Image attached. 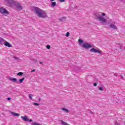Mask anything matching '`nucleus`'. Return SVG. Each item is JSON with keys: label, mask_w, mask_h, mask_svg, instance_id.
<instances>
[{"label": "nucleus", "mask_w": 125, "mask_h": 125, "mask_svg": "<svg viewBox=\"0 0 125 125\" xmlns=\"http://www.w3.org/2000/svg\"><path fill=\"white\" fill-rule=\"evenodd\" d=\"M94 15L96 20L99 21L102 25H106L107 23V20L103 17L105 16L106 14H105V13H102V14L100 15L98 13H95Z\"/></svg>", "instance_id": "1"}, {"label": "nucleus", "mask_w": 125, "mask_h": 125, "mask_svg": "<svg viewBox=\"0 0 125 125\" xmlns=\"http://www.w3.org/2000/svg\"><path fill=\"white\" fill-rule=\"evenodd\" d=\"M34 9L36 14H37V16H38L39 18H43V19H44L48 17L46 13L43 10H42L37 7H34Z\"/></svg>", "instance_id": "2"}, {"label": "nucleus", "mask_w": 125, "mask_h": 125, "mask_svg": "<svg viewBox=\"0 0 125 125\" xmlns=\"http://www.w3.org/2000/svg\"><path fill=\"white\" fill-rule=\"evenodd\" d=\"M78 42L80 46H82V47H83V48H84L85 49H89V48H91V47H92V45L88 43V42L83 43V44H82L83 42V40L81 39L78 40Z\"/></svg>", "instance_id": "3"}, {"label": "nucleus", "mask_w": 125, "mask_h": 125, "mask_svg": "<svg viewBox=\"0 0 125 125\" xmlns=\"http://www.w3.org/2000/svg\"><path fill=\"white\" fill-rule=\"evenodd\" d=\"M0 13L3 15H8V11L2 7L0 8Z\"/></svg>", "instance_id": "4"}, {"label": "nucleus", "mask_w": 125, "mask_h": 125, "mask_svg": "<svg viewBox=\"0 0 125 125\" xmlns=\"http://www.w3.org/2000/svg\"><path fill=\"white\" fill-rule=\"evenodd\" d=\"M14 5L16 6L17 10H22V9H23V7L21 6L20 3L16 2Z\"/></svg>", "instance_id": "5"}, {"label": "nucleus", "mask_w": 125, "mask_h": 125, "mask_svg": "<svg viewBox=\"0 0 125 125\" xmlns=\"http://www.w3.org/2000/svg\"><path fill=\"white\" fill-rule=\"evenodd\" d=\"M90 52H94V53H99V54H101V51H100V50L99 49L97 50L94 48H93L90 49Z\"/></svg>", "instance_id": "6"}, {"label": "nucleus", "mask_w": 125, "mask_h": 125, "mask_svg": "<svg viewBox=\"0 0 125 125\" xmlns=\"http://www.w3.org/2000/svg\"><path fill=\"white\" fill-rule=\"evenodd\" d=\"M9 80L10 81H11V82H13V83H18V80H17V78L9 77Z\"/></svg>", "instance_id": "7"}, {"label": "nucleus", "mask_w": 125, "mask_h": 125, "mask_svg": "<svg viewBox=\"0 0 125 125\" xmlns=\"http://www.w3.org/2000/svg\"><path fill=\"white\" fill-rule=\"evenodd\" d=\"M15 3H16V2H15V1H14L13 0H7V3H8L9 4H13V5H15Z\"/></svg>", "instance_id": "8"}, {"label": "nucleus", "mask_w": 125, "mask_h": 125, "mask_svg": "<svg viewBox=\"0 0 125 125\" xmlns=\"http://www.w3.org/2000/svg\"><path fill=\"white\" fill-rule=\"evenodd\" d=\"M4 45H5V46H7V47H12V45L8 42H5L4 43Z\"/></svg>", "instance_id": "9"}, {"label": "nucleus", "mask_w": 125, "mask_h": 125, "mask_svg": "<svg viewBox=\"0 0 125 125\" xmlns=\"http://www.w3.org/2000/svg\"><path fill=\"white\" fill-rule=\"evenodd\" d=\"M109 27L111 28V29H114V30H117L118 29L117 26L115 25V24H110Z\"/></svg>", "instance_id": "10"}, {"label": "nucleus", "mask_w": 125, "mask_h": 125, "mask_svg": "<svg viewBox=\"0 0 125 125\" xmlns=\"http://www.w3.org/2000/svg\"><path fill=\"white\" fill-rule=\"evenodd\" d=\"M11 114H12V115H13V116H14V117H19V116H20V114H19V113H17L14 112H11Z\"/></svg>", "instance_id": "11"}, {"label": "nucleus", "mask_w": 125, "mask_h": 125, "mask_svg": "<svg viewBox=\"0 0 125 125\" xmlns=\"http://www.w3.org/2000/svg\"><path fill=\"white\" fill-rule=\"evenodd\" d=\"M21 119L23 120V121H24L25 122H28V117L27 116H21Z\"/></svg>", "instance_id": "12"}, {"label": "nucleus", "mask_w": 125, "mask_h": 125, "mask_svg": "<svg viewBox=\"0 0 125 125\" xmlns=\"http://www.w3.org/2000/svg\"><path fill=\"white\" fill-rule=\"evenodd\" d=\"M4 42H5V40L2 38L1 37H0V44H4Z\"/></svg>", "instance_id": "13"}, {"label": "nucleus", "mask_w": 125, "mask_h": 125, "mask_svg": "<svg viewBox=\"0 0 125 125\" xmlns=\"http://www.w3.org/2000/svg\"><path fill=\"white\" fill-rule=\"evenodd\" d=\"M62 111H64V112H65V113H69L70 112V111H69L68 109L65 108H62Z\"/></svg>", "instance_id": "14"}, {"label": "nucleus", "mask_w": 125, "mask_h": 125, "mask_svg": "<svg viewBox=\"0 0 125 125\" xmlns=\"http://www.w3.org/2000/svg\"><path fill=\"white\" fill-rule=\"evenodd\" d=\"M51 7H54V6H56V2L54 1V2H51Z\"/></svg>", "instance_id": "15"}, {"label": "nucleus", "mask_w": 125, "mask_h": 125, "mask_svg": "<svg viewBox=\"0 0 125 125\" xmlns=\"http://www.w3.org/2000/svg\"><path fill=\"white\" fill-rule=\"evenodd\" d=\"M59 20L62 22V21H64V20H66V17L61 18Z\"/></svg>", "instance_id": "16"}, {"label": "nucleus", "mask_w": 125, "mask_h": 125, "mask_svg": "<svg viewBox=\"0 0 125 125\" xmlns=\"http://www.w3.org/2000/svg\"><path fill=\"white\" fill-rule=\"evenodd\" d=\"M25 80V78H22L21 79H20L19 80V82L20 83H23V81Z\"/></svg>", "instance_id": "17"}, {"label": "nucleus", "mask_w": 125, "mask_h": 125, "mask_svg": "<svg viewBox=\"0 0 125 125\" xmlns=\"http://www.w3.org/2000/svg\"><path fill=\"white\" fill-rule=\"evenodd\" d=\"M17 76H23V72H20L17 74Z\"/></svg>", "instance_id": "18"}, {"label": "nucleus", "mask_w": 125, "mask_h": 125, "mask_svg": "<svg viewBox=\"0 0 125 125\" xmlns=\"http://www.w3.org/2000/svg\"><path fill=\"white\" fill-rule=\"evenodd\" d=\"M14 58L15 60H17L18 61H20L21 59H19V58L18 57H14Z\"/></svg>", "instance_id": "19"}, {"label": "nucleus", "mask_w": 125, "mask_h": 125, "mask_svg": "<svg viewBox=\"0 0 125 125\" xmlns=\"http://www.w3.org/2000/svg\"><path fill=\"white\" fill-rule=\"evenodd\" d=\"M31 125H41V124L37 123L36 122H34L33 123L31 124Z\"/></svg>", "instance_id": "20"}, {"label": "nucleus", "mask_w": 125, "mask_h": 125, "mask_svg": "<svg viewBox=\"0 0 125 125\" xmlns=\"http://www.w3.org/2000/svg\"><path fill=\"white\" fill-rule=\"evenodd\" d=\"M33 105L35 106H40V104H38L37 103H33Z\"/></svg>", "instance_id": "21"}, {"label": "nucleus", "mask_w": 125, "mask_h": 125, "mask_svg": "<svg viewBox=\"0 0 125 125\" xmlns=\"http://www.w3.org/2000/svg\"><path fill=\"white\" fill-rule=\"evenodd\" d=\"M99 90H101L102 91H103L104 90V89L102 87H99Z\"/></svg>", "instance_id": "22"}, {"label": "nucleus", "mask_w": 125, "mask_h": 125, "mask_svg": "<svg viewBox=\"0 0 125 125\" xmlns=\"http://www.w3.org/2000/svg\"><path fill=\"white\" fill-rule=\"evenodd\" d=\"M66 37H69L70 36V32H68L66 33V35H65Z\"/></svg>", "instance_id": "23"}, {"label": "nucleus", "mask_w": 125, "mask_h": 125, "mask_svg": "<svg viewBox=\"0 0 125 125\" xmlns=\"http://www.w3.org/2000/svg\"><path fill=\"white\" fill-rule=\"evenodd\" d=\"M46 48H47V49H50V45H47L46 46Z\"/></svg>", "instance_id": "24"}, {"label": "nucleus", "mask_w": 125, "mask_h": 125, "mask_svg": "<svg viewBox=\"0 0 125 125\" xmlns=\"http://www.w3.org/2000/svg\"><path fill=\"white\" fill-rule=\"evenodd\" d=\"M32 96H33V95H32V94H30L29 95V99H31L32 100Z\"/></svg>", "instance_id": "25"}, {"label": "nucleus", "mask_w": 125, "mask_h": 125, "mask_svg": "<svg viewBox=\"0 0 125 125\" xmlns=\"http://www.w3.org/2000/svg\"><path fill=\"white\" fill-rule=\"evenodd\" d=\"M28 122H29V123H31V122H33V120H32V119H28Z\"/></svg>", "instance_id": "26"}, {"label": "nucleus", "mask_w": 125, "mask_h": 125, "mask_svg": "<svg viewBox=\"0 0 125 125\" xmlns=\"http://www.w3.org/2000/svg\"><path fill=\"white\" fill-rule=\"evenodd\" d=\"M59 1H60V2H64V1H65V0H59Z\"/></svg>", "instance_id": "27"}, {"label": "nucleus", "mask_w": 125, "mask_h": 125, "mask_svg": "<svg viewBox=\"0 0 125 125\" xmlns=\"http://www.w3.org/2000/svg\"><path fill=\"white\" fill-rule=\"evenodd\" d=\"M93 85L94 86H96L97 85V83H94Z\"/></svg>", "instance_id": "28"}, {"label": "nucleus", "mask_w": 125, "mask_h": 125, "mask_svg": "<svg viewBox=\"0 0 125 125\" xmlns=\"http://www.w3.org/2000/svg\"><path fill=\"white\" fill-rule=\"evenodd\" d=\"M115 125H120V124H118V122H116L115 123Z\"/></svg>", "instance_id": "29"}, {"label": "nucleus", "mask_w": 125, "mask_h": 125, "mask_svg": "<svg viewBox=\"0 0 125 125\" xmlns=\"http://www.w3.org/2000/svg\"><path fill=\"white\" fill-rule=\"evenodd\" d=\"M7 99L8 101H9L10 100H11V98H8Z\"/></svg>", "instance_id": "30"}, {"label": "nucleus", "mask_w": 125, "mask_h": 125, "mask_svg": "<svg viewBox=\"0 0 125 125\" xmlns=\"http://www.w3.org/2000/svg\"><path fill=\"white\" fill-rule=\"evenodd\" d=\"M121 79H122V80H124V76H121Z\"/></svg>", "instance_id": "31"}, {"label": "nucleus", "mask_w": 125, "mask_h": 125, "mask_svg": "<svg viewBox=\"0 0 125 125\" xmlns=\"http://www.w3.org/2000/svg\"><path fill=\"white\" fill-rule=\"evenodd\" d=\"M31 72H36V70L33 69V70H31Z\"/></svg>", "instance_id": "32"}, {"label": "nucleus", "mask_w": 125, "mask_h": 125, "mask_svg": "<svg viewBox=\"0 0 125 125\" xmlns=\"http://www.w3.org/2000/svg\"><path fill=\"white\" fill-rule=\"evenodd\" d=\"M41 98H39V101H41Z\"/></svg>", "instance_id": "33"}, {"label": "nucleus", "mask_w": 125, "mask_h": 125, "mask_svg": "<svg viewBox=\"0 0 125 125\" xmlns=\"http://www.w3.org/2000/svg\"><path fill=\"white\" fill-rule=\"evenodd\" d=\"M51 1H54L55 0H50Z\"/></svg>", "instance_id": "34"}, {"label": "nucleus", "mask_w": 125, "mask_h": 125, "mask_svg": "<svg viewBox=\"0 0 125 125\" xmlns=\"http://www.w3.org/2000/svg\"><path fill=\"white\" fill-rule=\"evenodd\" d=\"M122 47H123L122 46H120V49H122Z\"/></svg>", "instance_id": "35"}, {"label": "nucleus", "mask_w": 125, "mask_h": 125, "mask_svg": "<svg viewBox=\"0 0 125 125\" xmlns=\"http://www.w3.org/2000/svg\"><path fill=\"white\" fill-rule=\"evenodd\" d=\"M114 76H115V77H117V76H118V75H117V74H114Z\"/></svg>", "instance_id": "36"}, {"label": "nucleus", "mask_w": 125, "mask_h": 125, "mask_svg": "<svg viewBox=\"0 0 125 125\" xmlns=\"http://www.w3.org/2000/svg\"><path fill=\"white\" fill-rule=\"evenodd\" d=\"M96 81H97V79H95V82H96Z\"/></svg>", "instance_id": "37"}, {"label": "nucleus", "mask_w": 125, "mask_h": 125, "mask_svg": "<svg viewBox=\"0 0 125 125\" xmlns=\"http://www.w3.org/2000/svg\"><path fill=\"white\" fill-rule=\"evenodd\" d=\"M40 64H42V62H40Z\"/></svg>", "instance_id": "38"}, {"label": "nucleus", "mask_w": 125, "mask_h": 125, "mask_svg": "<svg viewBox=\"0 0 125 125\" xmlns=\"http://www.w3.org/2000/svg\"><path fill=\"white\" fill-rule=\"evenodd\" d=\"M124 2H125V1H124Z\"/></svg>", "instance_id": "39"}]
</instances>
